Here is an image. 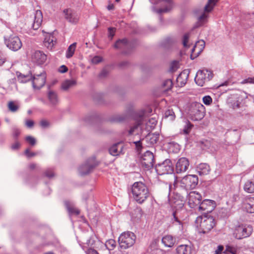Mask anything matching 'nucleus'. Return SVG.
I'll use <instances>...</instances> for the list:
<instances>
[{
	"instance_id": "obj_1",
	"label": "nucleus",
	"mask_w": 254,
	"mask_h": 254,
	"mask_svg": "<svg viewBox=\"0 0 254 254\" xmlns=\"http://www.w3.org/2000/svg\"><path fill=\"white\" fill-rule=\"evenodd\" d=\"M132 193L134 199L142 203L149 196V192L146 186L142 182H135L132 186Z\"/></svg>"
},
{
	"instance_id": "obj_2",
	"label": "nucleus",
	"mask_w": 254,
	"mask_h": 254,
	"mask_svg": "<svg viewBox=\"0 0 254 254\" xmlns=\"http://www.w3.org/2000/svg\"><path fill=\"white\" fill-rule=\"evenodd\" d=\"M195 222L199 233H208L215 226L214 219L212 216L204 215L196 218Z\"/></svg>"
},
{
	"instance_id": "obj_3",
	"label": "nucleus",
	"mask_w": 254,
	"mask_h": 254,
	"mask_svg": "<svg viewBox=\"0 0 254 254\" xmlns=\"http://www.w3.org/2000/svg\"><path fill=\"white\" fill-rule=\"evenodd\" d=\"M205 113V107L201 103L193 102L190 106L189 114L192 120H201L204 118Z\"/></svg>"
},
{
	"instance_id": "obj_4",
	"label": "nucleus",
	"mask_w": 254,
	"mask_h": 254,
	"mask_svg": "<svg viewBox=\"0 0 254 254\" xmlns=\"http://www.w3.org/2000/svg\"><path fill=\"white\" fill-rule=\"evenodd\" d=\"M136 236L133 233L126 232L123 233L118 239L120 247L124 249H127L132 247L135 243Z\"/></svg>"
},
{
	"instance_id": "obj_5",
	"label": "nucleus",
	"mask_w": 254,
	"mask_h": 254,
	"mask_svg": "<svg viewBox=\"0 0 254 254\" xmlns=\"http://www.w3.org/2000/svg\"><path fill=\"white\" fill-rule=\"evenodd\" d=\"M213 77L212 71L207 69L198 70L194 78L195 83L200 86H203L204 84L210 81Z\"/></svg>"
},
{
	"instance_id": "obj_6",
	"label": "nucleus",
	"mask_w": 254,
	"mask_h": 254,
	"mask_svg": "<svg viewBox=\"0 0 254 254\" xmlns=\"http://www.w3.org/2000/svg\"><path fill=\"white\" fill-rule=\"evenodd\" d=\"M43 21V14L41 10H36L27 19V24L29 28L34 30L38 29L41 25Z\"/></svg>"
},
{
	"instance_id": "obj_7",
	"label": "nucleus",
	"mask_w": 254,
	"mask_h": 254,
	"mask_svg": "<svg viewBox=\"0 0 254 254\" xmlns=\"http://www.w3.org/2000/svg\"><path fill=\"white\" fill-rule=\"evenodd\" d=\"M253 229L250 225H240L237 226L234 232V236L237 239L249 237L252 233Z\"/></svg>"
},
{
	"instance_id": "obj_8",
	"label": "nucleus",
	"mask_w": 254,
	"mask_h": 254,
	"mask_svg": "<svg viewBox=\"0 0 254 254\" xmlns=\"http://www.w3.org/2000/svg\"><path fill=\"white\" fill-rule=\"evenodd\" d=\"M198 177L194 175H189L184 177L181 180L182 187L186 189H193L198 184Z\"/></svg>"
},
{
	"instance_id": "obj_9",
	"label": "nucleus",
	"mask_w": 254,
	"mask_h": 254,
	"mask_svg": "<svg viewBox=\"0 0 254 254\" xmlns=\"http://www.w3.org/2000/svg\"><path fill=\"white\" fill-rule=\"evenodd\" d=\"M5 44L9 49L13 51L19 50L22 45L20 38L15 35H10L5 39Z\"/></svg>"
},
{
	"instance_id": "obj_10",
	"label": "nucleus",
	"mask_w": 254,
	"mask_h": 254,
	"mask_svg": "<svg viewBox=\"0 0 254 254\" xmlns=\"http://www.w3.org/2000/svg\"><path fill=\"white\" fill-rule=\"evenodd\" d=\"M155 169L159 175L172 174L173 172L172 164L169 160H166L162 163L157 165L155 167Z\"/></svg>"
},
{
	"instance_id": "obj_11",
	"label": "nucleus",
	"mask_w": 254,
	"mask_h": 254,
	"mask_svg": "<svg viewBox=\"0 0 254 254\" xmlns=\"http://www.w3.org/2000/svg\"><path fill=\"white\" fill-rule=\"evenodd\" d=\"M216 206L215 202L210 199H205L200 203L198 210L204 214L211 212Z\"/></svg>"
},
{
	"instance_id": "obj_12",
	"label": "nucleus",
	"mask_w": 254,
	"mask_h": 254,
	"mask_svg": "<svg viewBox=\"0 0 254 254\" xmlns=\"http://www.w3.org/2000/svg\"><path fill=\"white\" fill-rule=\"evenodd\" d=\"M201 194L195 191H191L188 195V204L190 208H194L200 205L201 200Z\"/></svg>"
},
{
	"instance_id": "obj_13",
	"label": "nucleus",
	"mask_w": 254,
	"mask_h": 254,
	"mask_svg": "<svg viewBox=\"0 0 254 254\" xmlns=\"http://www.w3.org/2000/svg\"><path fill=\"white\" fill-rule=\"evenodd\" d=\"M46 74L45 72H42L40 74L34 75L32 79L33 87L35 89H40L45 84Z\"/></svg>"
},
{
	"instance_id": "obj_14",
	"label": "nucleus",
	"mask_w": 254,
	"mask_h": 254,
	"mask_svg": "<svg viewBox=\"0 0 254 254\" xmlns=\"http://www.w3.org/2000/svg\"><path fill=\"white\" fill-rule=\"evenodd\" d=\"M141 162L146 168L149 169L152 168L154 162L153 153L149 151H146L142 156Z\"/></svg>"
},
{
	"instance_id": "obj_15",
	"label": "nucleus",
	"mask_w": 254,
	"mask_h": 254,
	"mask_svg": "<svg viewBox=\"0 0 254 254\" xmlns=\"http://www.w3.org/2000/svg\"><path fill=\"white\" fill-rule=\"evenodd\" d=\"M190 165L189 160L186 157L180 158L177 162L175 167V171L177 174H181L185 172L188 169Z\"/></svg>"
},
{
	"instance_id": "obj_16",
	"label": "nucleus",
	"mask_w": 254,
	"mask_h": 254,
	"mask_svg": "<svg viewBox=\"0 0 254 254\" xmlns=\"http://www.w3.org/2000/svg\"><path fill=\"white\" fill-rule=\"evenodd\" d=\"M65 18L70 23H77L79 19V14L74 10L68 8L64 10Z\"/></svg>"
},
{
	"instance_id": "obj_17",
	"label": "nucleus",
	"mask_w": 254,
	"mask_h": 254,
	"mask_svg": "<svg viewBox=\"0 0 254 254\" xmlns=\"http://www.w3.org/2000/svg\"><path fill=\"white\" fill-rule=\"evenodd\" d=\"M31 58L33 63L42 64L47 60V55L43 52L37 50L32 52Z\"/></svg>"
},
{
	"instance_id": "obj_18",
	"label": "nucleus",
	"mask_w": 254,
	"mask_h": 254,
	"mask_svg": "<svg viewBox=\"0 0 254 254\" xmlns=\"http://www.w3.org/2000/svg\"><path fill=\"white\" fill-rule=\"evenodd\" d=\"M97 163L95 157H92L88 160L87 163L79 168V172L81 175H85L90 172L91 170L96 166Z\"/></svg>"
},
{
	"instance_id": "obj_19",
	"label": "nucleus",
	"mask_w": 254,
	"mask_h": 254,
	"mask_svg": "<svg viewBox=\"0 0 254 254\" xmlns=\"http://www.w3.org/2000/svg\"><path fill=\"white\" fill-rule=\"evenodd\" d=\"M205 47V42L203 40L197 41L191 50V58L194 59L197 57L203 51Z\"/></svg>"
},
{
	"instance_id": "obj_20",
	"label": "nucleus",
	"mask_w": 254,
	"mask_h": 254,
	"mask_svg": "<svg viewBox=\"0 0 254 254\" xmlns=\"http://www.w3.org/2000/svg\"><path fill=\"white\" fill-rule=\"evenodd\" d=\"M56 43V39L53 34H46L44 41V46L49 50H52Z\"/></svg>"
},
{
	"instance_id": "obj_21",
	"label": "nucleus",
	"mask_w": 254,
	"mask_h": 254,
	"mask_svg": "<svg viewBox=\"0 0 254 254\" xmlns=\"http://www.w3.org/2000/svg\"><path fill=\"white\" fill-rule=\"evenodd\" d=\"M156 3H161V5L166 6L164 8H160L157 10V12L159 13L170 11L172 8L173 5L172 0H158Z\"/></svg>"
},
{
	"instance_id": "obj_22",
	"label": "nucleus",
	"mask_w": 254,
	"mask_h": 254,
	"mask_svg": "<svg viewBox=\"0 0 254 254\" xmlns=\"http://www.w3.org/2000/svg\"><path fill=\"white\" fill-rule=\"evenodd\" d=\"M189 72L187 70H185L180 73L176 80L179 86H183L186 84L189 77Z\"/></svg>"
},
{
	"instance_id": "obj_23",
	"label": "nucleus",
	"mask_w": 254,
	"mask_h": 254,
	"mask_svg": "<svg viewBox=\"0 0 254 254\" xmlns=\"http://www.w3.org/2000/svg\"><path fill=\"white\" fill-rule=\"evenodd\" d=\"M243 206L248 212L254 213V197L246 198Z\"/></svg>"
},
{
	"instance_id": "obj_24",
	"label": "nucleus",
	"mask_w": 254,
	"mask_h": 254,
	"mask_svg": "<svg viewBox=\"0 0 254 254\" xmlns=\"http://www.w3.org/2000/svg\"><path fill=\"white\" fill-rule=\"evenodd\" d=\"M184 205V201L181 199H178L172 202V206L174 209H176V211L173 212V215L174 216V218L175 221L177 222L180 223V221L178 220V218L176 217L177 211L179 210L180 209L182 208Z\"/></svg>"
},
{
	"instance_id": "obj_25",
	"label": "nucleus",
	"mask_w": 254,
	"mask_h": 254,
	"mask_svg": "<svg viewBox=\"0 0 254 254\" xmlns=\"http://www.w3.org/2000/svg\"><path fill=\"white\" fill-rule=\"evenodd\" d=\"M177 254H191L192 249L190 246L188 245H181L176 249Z\"/></svg>"
},
{
	"instance_id": "obj_26",
	"label": "nucleus",
	"mask_w": 254,
	"mask_h": 254,
	"mask_svg": "<svg viewBox=\"0 0 254 254\" xmlns=\"http://www.w3.org/2000/svg\"><path fill=\"white\" fill-rule=\"evenodd\" d=\"M123 145L121 143H117L114 144L109 149L110 153L113 156L119 155L122 153Z\"/></svg>"
},
{
	"instance_id": "obj_27",
	"label": "nucleus",
	"mask_w": 254,
	"mask_h": 254,
	"mask_svg": "<svg viewBox=\"0 0 254 254\" xmlns=\"http://www.w3.org/2000/svg\"><path fill=\"white\" fill-rule=\"evenodd\" d=\"M162 242L165 246L171 248L174 245L176 239L172 236L168 235L162 238Z\"/></svg>"
},
{
	"instance_id": "obj_28",
	"label": "nucleus",
	"mask_w": 254,
	"mask_h": 254,
	"mask_svg": "<svg viewBox=\"0 0 254 254\" xmlns=\"http://www.w3.org/2000/svg\"><path fill=\"white\" fill-rule=\"evenodd\" d=\"M48 99L53 105H56L58 102V98L57 93L52 90L49 91L48 92Z\"/></svg>"
},
{
	"instance_id": "obj_29",
	"label": "nucleus",
	"mask_w": 254,
	"mask_h": 254,
	"mask_svg": "<svg viewBox=\"0 0 254 254\" xmlns=\"http://www.w3.org/2000/svg\"><path fill=\"white\" fill-rule=\"evenodd\" d=\"M197 170L200 175H206L210 171V167L205 163L200 164L197 167Z\"/></svg>"
},
{
	"instance_id": "obj_30",
	"label": "nucleus",
	"mask_w": 254,
	"mask_h": 254,
	"mask_svg": "<svg viewBox=\"0 0 254 254\" xmlns=\"http://www.w3.org/2000/svg\"><path fill=\"white\" fill-rule=\"evenodd\" d=\"M96 240L94 237H91L88 240L86 243L83 244L82 248L84 250H87L88 249H93L95 247Z\"/></svg>"
},
{
	"instance_id": "obj_31",
	"label": "nucleus",
	"mask_w": 254,
	"mask_h": 254,
	"mask_svg": "<svg viewBox=\"0 0 254 254\" xmlns=\"http://www.w3.org/2000/svg\"><path fill=\"white\" fill-rule=\"evenodd\" d=\"M64 204L65 205V207L68 211V212L70 214H74L75 215H78L80 213V211L77 209L76 208L74 207L70 202L68 201H66L64 202Z\"/></svg>"
},
{
	"instance_id": "obj_32",
	"label": "nucleus",
	"mask_w": 254,
	"mask_h": 254,
	"mask_svg": "<svg viewBox=\"0 0 254 254\" xmlns=\"http://www.w3.org/2000/svg\"><path fill=\"white\" fill-rule=\"evenodd\" d=\"M244 190L248 193H254V181H247L244 185Z\"/></svg>"
},
{
	"instance_id": "obj_33",
	"label": "nucleus",
	"mask_w": 254,
	"mask_h": 254,
	"mask_svg": "<svg viewBox=\"0 0 254 254\" xmlns=\"http://www.w3.org/2000/svg\"><path fill=\"white\" fill-rule=\"evenodd\" d=\"M159 138V135L155 133H149L146 136V139L148 141L150 144L156 143Z\"/></svg>"
},
{
	"instance_id": "obj_34",
	"label": "nucleus",
	"mask_w": 254,
	"mask_h": 254,
	"mask_svg": "<svg viewBox=\"0 0 254 254\" xmlns=\"http://www.w3.org/2000/svg\"><path fill=\"white\" fill-rule=\"evenodd\" d=\"M76 43H74L71 44L66 52V58L69 59L73 56L76 49Z\"/></svg>"
},
{
	"instance_id": "obj_35",
	"label": "nucleus",
	"mask_w": 254,
	"mask_h": 254,
	"mask_svg": "<svg viewBox=\"0 0 254 254\" xmlns=\"http://www.w3.org/2000/svg\"><path fill=\"white\" fill-rule=\"evenodd\" d=\"M32 76L31 74L24 75V74L20 73L17 75L18 80L20 82H22V83H25L27 81H29V80H30L32 79Z\"/></svg>"
},
{
	"instance_id": "obj_36",
	"label": "nucleus",
	"mask_w": 254,
	"mask_h": 254,
	"mask_svg": "<svg viewBox=\"0 0 254 254\" xmlns=\"http://www.w3.org/2000/svg\"><path fill=\"white\" fill-rule=\"evenodd\" d=\"M217 2V0H208L207 4L204 7V11L206 12H210Z\"/></svg>"
},
{
	"instance_id": "obj_37",
	"label": "nucleus",
	"mask_w": 254,
	"mask_h": 254,
	"mask_svg": "<svg viewBox=\"0 0 254 254\" xmlns=\"http://www.w3.org/2000/svg\"><path fill=\"white\" fill-rule=\"evenodd\" d=\"M76 82L73 80H66L62 83V88L64 90L68 89L70 87L75 85Z\"/></svg>"
},
{
	"instance_id": "obj_38",
	"label": "nucleus",
	"mask_w": 254,
	"mask_h": 254,
	"mask_svg": "<svg viewBox=\"0 0 254 254\" xmlns=\"http://www.w3.org/2000/svg\"><path fill=\"white\" fill-rule=\"evenodd\" d=\"M127 43V39H123L118 40L114 45V47L116 49H121L125 47Z\"/></svg>"
},
{
	"instance_id": "obj_39",
	"label": "nucleus",
	"mask_w": 254,
	"mask_h": 254,
	"mask_svg": "<svg viewBox=\"0 0 254 254\" xmlns=\"http://www.w3.org/2000/svg\"><path fill=\"white\" fill-rule=\"evenodd\" d=\"M7 107L9 110L11 112H16L19 108V105L14 101H9L8 103Z\"/></svg>"
},
{
	"instance_id": "obj_40",
	"label": "nucleus",
	"mask_w": 254,
	"mask_h": 254,
	"mask_svg": "<svg viewBox=\"0 0 254 254\" xmlns=\"http://www.w3.org/2000/svg\"><path fill=\"white\" fill-rule=\"evenodd\" d=\"M157 123V120L155 118H150L146 123V129L148 130L153 128Z\"/></svg>"
},
{
	"instance_id": "obj_41",
	"label": "nucleus",
	"mask_w": 254,
	"mask_h": 254,
	"mask_svg": "<svg viewBox=\"0 0 254 254\" xmlns=\"http://www.w3.org/2000/svg\"><path fill=\"white\" fill-rule=\"evenodd\" d=\"M172 86L173 82L171 79H167L165 80L162 84V88L166 91L171 89Z\"/></svg>"
},
{
	"instance_id": "obj_42",
	"label": "nucleus",
	"mask_w": 254,
	"mask_h": 254,
	"mask_svg": "<svg viewBox=\"0 0 254 254\" xmlns=\"http://www.w3.org/2000/svg\"><path fill=\"white\" fill-rule=\"evenodd\" d=\"M116 241L113 239L109 240L105 243L106 247L109 251L113 250L116 247Z\"/></svg>"
},
{
	"instance_id": "obj_43",
	"label": "nucleus",
	"mask_w": 254,
	"mask_h": 254,
	"mask_svg": "<svg viewBox=\"0 0 254 254\" xmlns=\"http://www.w3.org/2000/svg\"><path fill=\"white\" fill-rule=\"evenodd\" d=\"M192 127L193 125H192L190 122H187L183 129L184 133L186 134H189L191 130Z\"/></svg>"
},
{
	"instance_id": "obj_44",
	"label": "nucleus",
	"mask_w": 254,
	"mask_h": 254,
	"mask_svg": "<svg viewBox=\"0 0 254 254\" xmlns=\"http://www.w3.org/2000/svg\"><path fill=\"white\" fill-rule=\"evenodd\" d=\"M165 118H169L170 120H174L175 118L174 112L171 110L166 111L164 114Z\"/></svg>"
},
{
	"instance_id": "obj_45",
	"label": "nucleus",
	"mask_w": 254,
	"mask_h": 254,
	"mask_svg": "<svg viewBox=\"0 0 254 254\" xmlns=\"http://www.w3.org/2000/svg\"><path fill=\"white\" fill-rule=\"evenodd\" d=\"M208 17V15L205 13H203L201 15H200L198 18V22L199 23V25H201L206 21V19Z\"/></svg>"
},
{
	"instance_id": "obj_46",
	"label": "nucleus",
	"mask_w": 254,
	"mask_h": 254,
	"mask_svg": "<svg viewBox=\"0 0 254 254\" xmlns=\"http://www.w3.org/2000/svg\"><path fill=\"white\" fill-rule=\"evenodd\" d=\"M189 38V34H186L184 35L183 39V44L184 47L186 48H189L190 47V45L188 44Z\"/></svg>"
},
{
	"instance_id": "obj_47",
	"label": "nucleus",
	"mask_w": 254,
	"mask_h": 254,
	"mask_svg": "<svg viewBox=\"0 0 254 254\" xmlns=\"http://www.w3.org/2000/svg\"><path fill=\"white\" fill-rule=\"evenodd\" d=\"M202 100H203V103L207 105H210L212 102V98L209 96H204Z\"/></svg>"
},
{
	"instance_id": "obj_48",
	"label": "nucleus",
	"mask_w": 254,
	"mask_h": 254,
	"mask_svg": "<svg viewBox=\"0 0 254 254\" xmlns=\"http://www.w3.org/2000/svg\"><path fill=\"white\" fill-rule=\"evenodd\" d=\"M25 140L31 145H34L36 144L35 138L31 136H26Z\"/></svg>"
},
{
	"instance_id": "obj_49",
	"label": "nucleus",
	"mask_w": 254,
	"mask_h": 254,
	"mask_svg": "<svg viewBox=\"0 0 254 254\" xmlns=\"http://www.w3.org/2000/svg\"><path fill=\"white\" fill-rule=\"evenodd\" d=\"M140 125H141L140 123H138V124L134 125L132 127H131V128L129 129V130L128 131L129 134H130V135L133 134L134 133V132H135V131L138 129V127Z\"/></svg>"
},
{
	"instance_id": "obj_50",
	"label": "nucleus",
	"mask_w": 254,
	"mask_h": 254,
	"mask_svg": "<svg viewBox=\"0 0 254 254\" xmlns=\"http://www.w3.org/2000/svg\"><path fill=\"white\" fill-rule=\"evenodd\" d=\"M225 253H230L232 254H236V250L231 247L228 246L226 247V249L225 251L224 252Z\"/></svg>"
},
{
	"instance_id": "obj_51",
	"label": "nucleus",
	"mask_w": 254,
	"mask_h": 254,
	"mask_svg": "<svg viewBox=\"0 0 254 254\" xmlns=\"http://www.w3.org/2000/svg\"><path fill=\"white\" fill-rule=\"evenodd\" d=\"M102 60V58L100 56H95L92 59V63L94 64H97L101 62Z\"/></svg>"
},
{
	"instance_id": "obj_52",
	"label": "nucleus",
	"mask_w": 254,
	"mask_h": 254,
	"mask_svg": "<svg viewBox=\"0 0 254 254\" xmlns=\"http://www.w3.org/2000/svg\"><path fill=\"white\" fill-rule=\"evenodd\" d=\"M20 147V143L18 141H15L13 144H12L11 146V148L12 150H17Z\"/></svg>"
},
{
	"instance_id": "obj_53",
	"label": "nucleus",
	"mask_w": 254,
	"mask_h": 254,
	"mask_svg": "<svg viewBox=\"0 0 254 254\" xmlns=\"http://www.w3.org/2000/svg\"><path fill=\"white\" fill-rule=\"evenodd\" d=\"M45 175L48 178H51L54 177V174L52 170L49 169L45 171Z\"/></svg>"
},
{
	"instance_id": "obj_54",
	"label": "nucleus",
	"mask_w": 254,
	"mask_h": 254,
	"mask_svg": "<svg viewBox=\"0 0 254 254\" xmlns=\"http://www.w3.org/2000/svg\"><path fill=\"white\" fill-rule=\"evenodd\" d=\"M6 58L3 54L0 51V66L2 65L5 62Z\"/></svg>"
},
{
	"instance_id": "obj_55",
	"label": "nucleus",
	"mask_w": 254,
	"mask_h": 254,
	"mask_svg": "<svg viewBox=\"0 0 254 254\" xmlns=\"http://www.w3.org/2000/svg\"><path fill=\"white\" fill-rule=\"evenodd\" d=\"M20 133V131L18 128H15L13 129L12 135L14 137L17 138Z\"/></svg>"
},
{
	"instance_id": "obj_56",
	"label": "nucleus",
	"mask_w": 254,
	"mask_h": 254,
	"mask_svg": "<svg viewBox=\"0 0 254 254\" xmlns=\"http://www.w3.org/2000/svg\"><path fill=\"white\" fill-rule=\"evenodd\" d=\"M116 29L114 28L110 27L108 28V32L109 34V36L111 38V39L115 35Z\"/></svg>"
},
{
	"instance_id": "obj_57",
	"label": "nucleus",
	"mask_w": 254,
	"mask_h": 254,
	"mask_svg": "<svg viewBox=\"0 0 254 254\" xmlns=\"http://www.w3.org/2000/svg\"><path fill=\"white\" fill-rule=\"evenodd\" d=\"M224 250V247L222 245H219L217 249L215 250L214 254H221L222 251Z\"/></svg>"
},
{
	"instance_id": "obj_58",
	"label": "nucleus",
	"mask_w": 254,
	"mask_h": 254,
	"mask_svg": "<svg viewBox=\"0 0 254 254\" xmlns=\"http://www.w3.org/2000/svg\"><path fill=\"white\" fill-rule=\"evenodd\" d=\"M248 83L254 84V77H249L245 79L243 82V83Z\"/></svg>"
},
{
	"instance_id": "obj_59",
	"label": "nucleus",
	"mask_w": 254,
	"mask_h": 254,
	"mask_svg": "<svg viewBox=\"0 0 254 254\" xmlns=\"http://www.w3.org/2000/svg\"><path fill=\"white\" fill-rule=\"evenodd\" d=\"M68 68L64 65L61 66L59 68V71L61 73H64L67 71Z\"/></svg>"
},
{
	"instance_id": "obj_60",
	"label": "nucleus",
	"mask_w": 254,
	"mask_h": 254,
	"mask_svg": "<svg viewBox=\"0 0 254 254\" xmlns=\"http://www.w3.org/2000/svg\"><path fill=\"white\" fill-rule=\"evenodd\" d=\"M85 251L87 254H99L96 250L91 248L88 249Z\"/></svg>"
},
{
	"instance_id": "obj_61",
	"label": "nucleus",
	"mask_w": 254,
	"mask_h": 254,
	"mask_svg": "<svg viewBox=\"0 0 254 254\" xmlns=\"http://www.w3.org/2000/svg\"><path fill=\"white\" fill-rule=\"evenodd\" d=\"M133 143L135 144V147L138 150H140L142 148V144L140 140L134 141Z\"/></svg>"
},
{
	"instance_id": "obj_62",
	"label": "nucleus",
	"mask_w": 254,
	"mask_h": 254,
	"mask_svg": "<svg viewBox=\"0 0 254 254\" xmlns=\"http://www.w3.org/2000/svg\"><path fill=\"white\" fill-rule=\"evenodd\" d=\"M25 124L28 127L31 128L34 125V122L32 120H27L26 121Z\"/></svg>"
},
{
	"instance_id": "obj_63",
	"label": "nucleus",
	"mask_w": 254,
	"mask_h": 254,
	"mask_svg": "<svg viewBox=\"0 0 254 254\" xmlns=\"http://www.w3.org/2000/svg\"><path fill=\"white\" fill-rule=\"evenodd\" d=\"M25 154L28 157H31L34 156L36 155V153L31 152L29 150L27 149L25 151Z\"/></svg>"
},
{
	"instance_id": "obj_64",
	"label": "nucleus",
	"mask_w": 254,
	"mask_h": 254,
	"mask_svg": "<svg viewBox=\"0 0 254 254\" xmlns=\"http://www.w3.org/2000/svg\"><path fill=\"white\" fill-rule=\"evenodd\" d=\"M40 125L42 127H46L49 126V123L46 120H42L40 122Z\"/></svg>"
}]
</instances>
